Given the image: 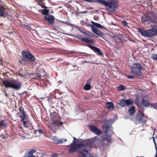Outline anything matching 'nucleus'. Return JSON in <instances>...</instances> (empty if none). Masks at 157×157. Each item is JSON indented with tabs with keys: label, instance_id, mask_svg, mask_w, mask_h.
<instances>
[{
	"label": "nucleus",
	"instance_id": "nucleus-1",
	"mask_svg": "<svg viewBox=\"0 0 157 157\" xmlns=\"http://www.w3.org/2000/svg\"><path fill=\"white\" fill-rule=\"evenodd\" d=\"M103 128L105 129L106 132L105 138L102 139V140H98V138L95 136L91 139L87 140L86 142L76 144L77 149L82 147L81 149H83L86 145H90V141L91 140L92 141V144L93 143V144L94 145V147H96L100 143H104L105 141L107 142L106 145L108 146L109 145L108 144L111 143L112 142L111 136L113 133V128L111 125H109L103 126Z\"/></svg>",
	"mask_w": 157,
	"mask_h": 157
},
{
	"label": "nucleus",
	"instance_id": "nucleus-2",
	"mask_svg": "<svg viewBox=\"0 0 157 157\" xmlns=\"http://www.w3.org/2000/svg\"><path fill=\"white\" fill-rule=\"evenodd\" d=\"M92 141L90 140V146L86 145L83 149H80L78 151V157H94L93 155L90 153H88L89 151H90L92 147H94V144H92Z\"/></svg>",
	"mask_w": 157,
	"mask_h": 157
},
{
	"label": "nucleus",
	"instance_id": "nucleus-3",
	"mask_svg": "<svg viewBox=\"0 0 157 157\" xmlns=\"http://www.w3.org/2000/svg\"><path fill=\"white\" fill-rule=\"evenodd\" d=\"M152 29L147 30H145L143 29H138L139 33L143 36L146 37H152L157 34V24L151 25Z\"/></svg>",
	"mask_w": 157,
	"mask_h": 157
},
{
	"label": "nucleus",
	"instance_id": "nucleus-4",
	"mask_svg": "<svg viewBox=\"0 0 157 157\" xmlns=\"http://www.w3.org/2000/svg\"><path fill=\"white\" fill-rule=\"evenodd\" d=\"M3 84L5 86L6 88H11L16 90L19 89L21 85L19 81L15 80H13L10 82L5 81L3 82Z\"/></svg>",
	"mask_w": 157,
	"mask_h": 157
},
{
	"label": "nucleus",
	"instance_id": "nucleus-5",
	"mask_svg": "<svg viewBox=\"0 0 157 157\" xmlns=\"http://www.w3.org/2000/svg\"><path fill=\"white\" fill-rule=\"evenodd\" d=\"M154 13H150L147 15H144L141 18V21L143 22H146L147 24L153 23L157 25L156 18L155 16Z\"/></svg>",
	"mask_w": 157,
	"mask_h": 157
},
{
	"label": "nucleus",
	"instance_id": "nucleus-6",
	"mask_svg": "<svg viewBox=\"0 0 157 157\" xmlns=\"http://www.w3.org/2000/svg\"><path fill=\"white\" fill-rule=\"evenodd\" d=\"M106 7V10L107 11L112 12L115 11L118 6L117 1L116 0H110L106 2L105 5Z\"/></svg>",
	"mask_w": 157,
	"mask_h": 157
},
{
	"label": "nucleus",
	"instance_id": "nucleus-7",
	"mask_svg": "<svg viewBox=\"0 0 157 157\" xmlns=\"http://www.w3.org/2000/svg\"><path fill=\"white\" fill-rule=\"evenodd\" d=\"M21 53L23 57L25 59L31 62H33L35 60V58L34 56L29 51H23Z\"/></svg>",
	"mask_w": 157,
	"mask_h": 157
},
{
	"label": "nucleus",
	"instance_id": "nucleus-8",
	"mask_svg": "<svg viewBox=\"0 0 157 157\" xmlns=\"http://www.w3.org/2000/svg\"><path fill=\"white\" fill-rule=\"evenodd\" d=\"M133 103L132 99H129L126 100L124 99H122L119 103V104L122 107H124L125 106H128L131 105Z\"/></svg>",
	"mask_w": 157,
	"mask_h": 157
},
{
	"label": "nucleus",
	"instance_id": "nucleus-9",
	"mask_svg": "<svg viewBox=\"0 0 157 157\" xmlns=\"http://www.w3.org/2000/svg\"><path fill=\"white\" fill-rule=\"evenodd\" d=\"M51 118L52 119V120L51 121L52 125L56 127L58 125L63 124V122L59 121V118L58 117H52L51 116Z\"/></svg>",
	"mask_w": 157,
	"mask_h": 157
},
{
	"label": "nucleus",
	"instance_id": "nucleus-10",
	"mask_svg": "<svg viewBox=\"0 0 157 157\" xmlns=\"http://www.w3.org/2000/svg\"><path fill=\"white\" fill-rule=\"evenodd\" d=\"M89 128L91 131L96 135H100L101 133V129L98 128L95 126H89Z\"/></svg>",
	"mask_w": 157,
	"mask_h": 157
},
{
	"label": "nucleus",
	"instance_id": "nucleus-11",
	"mask_svg": "<svg viewBox=\"0 0 157 157\" xmlns=\"http://www.w3.org/2000/svg\"><path fill=\"white\" fill-rule=\"evenodd\" d=\"M44 19L45 20L48 21L49 24H53L54 23L55 18L51 14H48L44 16Z\"/></svg>",
	"mask_w": 157,
	"mask_h": 157
},
{
	"label": "nucleus",
	"instance_id": "nucleus-12",
	"mask_svg": "<svg viewBox=\"0 0 157 157\" xmlns=\"http://www.w3.org/2000/svg\"><path fill=\"white\" fill-rule=\"evenodd\" d=\"M91 30L95 34L97 35L99 37H102L104 35V34L98 30L94 26H91Z\"/></svg>",
	"mask_w": 157,
	"mask_h": 157
},
{
	"label": "nucleus",
	"instance_id": "nucleus-13",
	"mask_svg": "<svg viewBox=\"0 0 157 157\" xmlns=\"http://www.w3.org/2000/svg\"><path fill=\"white\" fill-rule=\"evenodd\" d=\"M131 67L136 71H140L142 69V67L141 65L139 63H134L131 64Z\"/></svg>",
	"mask_w": 157,
	"mask_h": 157
},
{
	"label": "nucleus",
	"instance_id": "nucleus-14",
	"mask_svg": "<svg viewBox=\"0 0 157 157\" xmlns=\"http://www.w3.org/2000/svg\"><path fill=\"white\" fill-rule=\"evenodd\" d=\"M7 14V13L5 9L0 5V17H4Z\"/></svg>",
	"mask_w": 157,
	"mask_h": 157
},
{
	"label": "nucleus",
	"instance_id": "nucleus-15",
	"mask_svg": "<svg viewBox=\"0 0 157 157\" xmlns=\"http://www.w3.org/2000/svg\"><path fill=\"white\" fill-rule=\"evenodd\" d=\"M35 152L36 151L34 149H31L25 155L24 157H35L33 154V153H35Z\"/></svg>",
	"mask_w": 157,
	"mask_h": 157
},
{
	"label": "nucleus",
	"instance_id": "nucleus-16",
	"mask_svg": "<svg viewBox=\"0 0 157 157\" xmlns=\"http://www.w3.org/2000/svg\"><path fill=\"white\" fill-rule=\"evenodd\" d=\"M53 140L56 143V144H60L63 143V141H67V139H65L63 140V139H57V138L56 136H54L53 137Z\"/></svg>",
	"mask_w": 157,
	"mask_h": 157
},
{
	"label": "nucleus",
	"instance_id": "nucleus-17",
	"mask_svg": "<svg viewBox=\"0 0 157 157\" xmlns=\"http://www.w3.org/2000/svg\"><path fill=\"white\" fill-rule=\"evenodd\" d=\"M77 149L76 144H73V143H71L69 149V151L70 153L73 152L75 151Z\"/></svg>",
	"mask_w": 157,
	"mask_h": 157
},
{
	"label": "nucleus",
	"instance_id": "nucleus-18",
	"mask_svg": "<svg viewBox=\"0 0 157 157\" xmlns=\"http://www.w3.org/2000/svg\"><path fill=\"white\" fill-rule=\"evenodd\" d=\"M142 103L143 105L146 107H150V104L149 103L148 101L146 98L142 99Z\"/></svg>",
	"mask_w": 157,
	"mask_h": 157
},
{
	"label": "nucleus",
	"instance_id": "nucleus-19",
	"mask_svg": "<svg viewBox=\"0 0 157 157\" xmlns=\"http://www.w3.org/2000/svg\"><path fill=\"white\" fill-rule=\"evenodd\" d=\"M91 23L95 26L97 28L100 29H105V27L103 25H102L100 24L95 22L94 21H91Z\"/></svg>",
	"mask_w": 157,
	"mask_h": 157
},
{
	"label": "nucleus",
	"instance_id": "nucleus-20",
	"mask_svg": "<svg viewBox=\"0 0 157 157\" xmlns=\"http://www.w3.org/2000/svg\"><path fill=\"white\" fill-rule=\"evenodd\" d=\"M91 48L94 51L98 53L99 55L103 56V53L100 51V49L99 48L93 46H92Z\"/></svg>",
	"mask_w": 157,
	"mask_h": 157
},
{
	"label": "nucleus",
	"instance_id": "nucleus-21",
	"mask_svg": "<svg viewBox=\"0 0 157 157\" xmlns=\"http://www.w3.org/2000/svg\"><path fill=\"white\" fill-rule=\"evenodd\" d=\"M80 40L82 42H86L87 43H91L93 42V40L90 39L88 38H82Z\"/></svg>",
	"mask_w": 157,
	"mask_h": 157
},
{
	"label": "nucleus",
	"instance_id": "nucleus-22",
	"mask_svg": "<svg viewBox=\"0 0 157 157\" xmlns=\"http://www.w3.org/2000/svg\"><path fill=\"white\" fill-rule=\"evenodd\" d=\"M78 30L81 32L83 34H84L85 35L87 36H90L91 37H93L94 35L92 33V32H89L88 33H87L86 32H84L80 29H78Z\"/></svg>",
	"mask_w": 157,
	"mask_h": 157
},
{
	"label": "nucleus",
	"instance_id": "nucleus-23",
	"mask_svg": "<svg viewBox=\"0 0 157 157\" xmlns=\"http://www.w3.org/2000/svg\"><path fill=\"white\" fill-rule=\"evenodd\" d=\"M37 6L38 7H39V6L41 7V8H46L44 6V3L42 2V1L38 0V1Z\"/></svg>",
	"mask_w": 157,
	"mask_h": 157
},
{
	"label": "nucleus",
	"instance_id": "nucleus-24",
	"mask_svg": "<svg viewBox=\"0 0 157 157\" xmlns=\"http://www.w3.org/2000/svg\"><path fill=\"white\" fill-rule=\"evenodd\" d=\"M19 111L20 112L19 113V114H20L19 116L20 117L26 115V113L24 111V109L23 108H19Z\"/></svg>",
	"mask_w": 157,
	"mask_h": 157
},
{
	"label": "nucleus",
	"instance_id": "nucleus-25",
	"mask_svg": "<svg viewBox=\"0 0 157 157\" xmlns=\"http://www.w3.org/2000/svg\"><path fill=\"white\" fill-rule=\"evenodd\" d=\"M131 73L133 75L132 76H134L135 77L136 76H141V75L140 71H138L137 72H136L133 70H132L131 71Z\"/></svg>",
	"mask_w": 157,
	"mask_h": 157
},
{
	"label": "nucleus",
	"instance_id": "nucleus-26",
	"mask_svg": "<svg viewBox=\"0 0 157 157\" xmlns=\"http://www.w3.org/2000/svg\"><path fill=\"white\" fill-rule=\"evenodd\" d=\"M128 112L131 115L133 114L135 112V107L134 106H132L130 109L128 110Z\"/></svg>",
	"mask_w": 157,
	"mask_h": 157
},
{
	"label": "nucleus",
	"instance_id": "nucleus-27",
	"mask_svg": "<svg viewBox=\"0 0 157 157\" xmlns=\"http://www.w3.org/2000/svg\"><path fill=\"white\" fill-rule=\"evenodd\" d=\"M41 10H38V11L39 12H40L41 11ZM42 13L43 15H47L48 14V13H49V11L48 10L46 9H44L42 10Z\"/></svg>",
	"mask_w": 157,
	"mask_h": 157
},
{
	"label": "nucleus",
	"instance_id": "nucleus-28",
	"mask_svg": "<svg viewBox=\"0 0 157 157\" xmlns=\"http://www.w3.org/2000/svg\"><path fill=\"white\" fill-rule=\"evenodd\" d=\"M90 83H89V84L86 83V84L84 87H83V89L86 90H90L91 88V86L90 84Z\"/></svg>",
	"mask_w": 157,
	"mask_h": 157
},
{
	"label": "nucleus",
	"instance_id": "nucleus-29",
	"mask_svg": "<svg viewBox=\"0 0 157 157\" xmlns=\"http://www.w3.org/2000/svg\"><path fill=\"white\" fill-rule=\"evenodd\" d=\"M106 105H107L106 107L109 109L113 108L114 106V105L112 102H107Z\"/></svg>",
	"mask_w": 157,
	"mask_h": 157
},
{
	"label": "nucleus",
	"instance_id": "nucleus-30",
	"mask_svg": "<svg viewBox=\"0 0 157 157\" xmlns=\"http://www.w3.org/2000/svg\"><path fill=\"white\" fill-rule=\"evenodd\" d=\"M96 2L97 3L101 4H103L104 5H105V3H106L105 1L103 0H95Z\"/></svg>",
	"mask_w": 157,
	"mask_h": 157
},
{
	"label": "nucleus",
	"instance_id": "nucleus-31",
	"mask_svg": "<svg viewBox=\"0 0 157 157\" xmlns=\"http://www.w3.org/2000/svg\"><path fill=\"white\" fill-rule=\"evenodd\" d=\"M125 89V87L122 85H120L118 87V90L119 91L124 90Z\"/></svg>",
	"mask_w": 157,
	"mask_h": 157
},
{
	"label": "nucleus",
	"instance_id": "nucleus-32",
	"mask_svg": "<svg viewBox=\"0 0 157 157\" xmlns=\"http://www.w3.org/2000/svg\"><path fill=\"white\" fill-rule=\"evenodd\" d=\"M21 118V121L22 122V121H27V120H28V116L26 115H25V116H21V117H20Z\"/></svg>",
	"mask_w": 157,
	"mask_h": 157
},
{
	"label": "nucleus",
	"instance_id": "nucleus-33",
	"mask_svg": "<svg viewBox=\"0 0 157 157\" xmlns=\"http://www.w3.org/2000/svg\"><path fill=\"white\" fill-rule=\"evenodd\" d=\"M157 107V102L153 103L152 104H150V105L149 107H152L154 108L155 109Z\"/></svg>",
	"mask_w": 157,
	"mask_h": 157
},
{
	"label": "nucleus",
	"instance_id": "nucleus-34",
	"mask_svg": "<svg viewBox=\"0 0 157 157\" xmlns=\"http://www.w3.org/2000/svg\"><path fill=\"white\" fill-rule=\"evenodd\" d=\"M152 58L154 60H157V54H155L152 55Z\"/></svg>",
	"mask_w": 157,
	"mask_h": 157
},
{
	"label": "nucleus",
	"instance_id": "nucleus-35",
	"mask_svg": "<svg viewBox=\"0 0 157 157\" xmlns=\"http://www.w3.org/2000/svg\"><path fill=\"white\" fill-rule=\"evenodd\" d=\"M153 141H154V144L155 145V147L156 150V154H155V157H157V147H156V144L155 142L154 138V137H153Z\"/></svg>",
	"mask_w": 157,
	"mask_h": 157
},
{
	"label": "nucleus",
	"instance_id": "nucleus-36",
	"mask_svg": "<svg viewBox=\"0 0 157 157\" xmlns=\"http://www.w3.org/2000/svg\"><path fill=\"white\" fill-rule=\"evenodd\" d=\"M1 125H2L5 127L6 126V124L4 121L2 120L1 122L0 126Z\"/></svg>",
	"mask_w": 157,
	"mask_h": 157
},
{
	"label": "nucleus",
	"instance_id": "nucleus-37",
	"mask_svg": "<svg viewBox=\"0 0 157 157\" xmlns=\"http://www.w3.org/2000/svg\"><path fill=\"white\" fill-rule=\"evenodd\" d=\"M27 121L26 120L22 121L23 122V125H24V127H26V128L28 127V126L26 125L27 124Z\"/></svg>",
	"mask_w": 157,
	"mask_h": 157
},
{
	"label": "nucleus",
	"instance_id": "nucleus-38",
	"mask_svg": "<svg viewBox=\"0 0 157 157\" xmlns=\"http://www.w3.org/2000/svg\"><path fill=\"white\" fill-rule=\"evenodd\" d=\"M122 24L123 25L126 26L127 25V22L125 21H123L122 22Z\"/></svg>",
	"mask_w": 157,
	"mask_h": 157
},
{
	"label": "nucleus",
	"instance_id": "nucleus-39",
	"mask_svg": "<svg viewBox=\"0 0 157 157\" xmlns=\"http://www.w3.org/2000/svg\"><path fill=\"white\" fill-rule=\"evenodd\" d=\"M1 137L2 139H6L7 138L8 135L7 134H6L5 135H2Z\"/></svg>",
	"mask_w": 157,
	"mask_h": 157
},
{
	"label": "nucleus",
	"instance_id": "nucleus-40",
	"mask_svg": "<svg viewBox=\"0 0 157 157\" xmlns=\"http://www.w3.org/2000/svg\"><path fill=\"white\" fill-rule=\"evenodd\" d=\"M74 140H73V142L72 143H73V144H75V143L77 142H78V140L75 137H74Z\"/></svg>",
	"mask_w": 157,
	"mask_h": 157
},
{
	"label": "nucleus",
	"instance_id": "nucleus-41",
	"mask_svg": "<svg viewBox=\"0 0 157 157\" xmlns=\"http://www.w3.org/2000/svg\"><path fill=\"white\" fill-rule=\"evenodd\" d=\"M128 78L132 79L135 78V76H128L127 77Z\"/></svg>",
	"mask_w": 157,
	"mask_h": 157
},
{
	"label": "nucleus",
	"instance_id": "nucleus-42",
	"mask_svg": "<svg viewBox=\"0 0 157 157\" xmlns=\"http://www.w3.org/2000/svg\"><path fill=\"white\" fill-rule=\"evenodd\" d=\"M114 121H114L113 119H110L109 121L108 122L112 124L114 122Z\"/></svg>",
	"mask_w": 157,
	"mask_h": 157
},
{
	"label": "nucleus",
	"instance_id": "nucleus-43",
	"mask_svg": "<svg viewBox=\"0 0 157 157\" xmlns=\"http://www.w3.org/2000/svg\"><path fill=\"white\" fill-rule=\"evenodd\" d=\"M37 132H38L39 133L41 134L43 133V131L41 130H38L37 131Z\"/></svg>",
	"mask_w": 157,
	"mask_h": 157
},
{
	"label": "nucleus",
	"instance_id": "nucleus-44",
	"mask_svg": "<svg viewBox=\"0 0 157 157\" xmlns=\"http://www.w3.org/2000/svg\"><path fill=\"white\" fill-rule=\"evenodd\" d=\"M52 157H58V155L57 154L55 153L52 155Z\"/></svg>",
	"mask_w": 157,
	"mask_h": 157
},
{
	"label": "nucleus",
	"instance_id": "nucleus-45",
	"mask_svg": "<svg viewBox=\"0 0 157 157\" xmlns=\"http://www.w3.org/2000/svg\"><path fill=\"white\" fill-rule=\"evenodd\" d=\"M19 75L21 77H25V76L24 75H21V74H19Z\"/></svg>",
	"mask_w": 157,
	"mask_h": 157
},
{
	"label": "nucleus",
	"instance_id": "nucleus-46",
	"mask_svg": "<svg viewBox=\"0 0 157 157\" xmlns=\"http://www.w3.org/2000/svg\"><path fill=\"white\" fill-rule=\"evenodd\" d=\"M58 83L59 84H61L62 83V82L61 81H58Z\"/></svg>",
	"mask_w": 157,
	"mask_h": 157
},
{
	"label": "nucleus",
	"instance_id": "nucleus-47",
	"mask_svg": "<svg viewBox=\"0 0 157 157\" xmlns=\"http://www.w3.org/2000/svg\"><path fill=\"white\" fill-rule=\"evenodd\" d=\"M141 115L143 117H144V113H141Z\"/></svg>",
	"mask_w": 157,
	"mask_h": 157
},
{
	"label": "nucleus",
	"instance_id": "nucleus-48",
	"mask_svg": "<svg viewBox=\"0 0 157 157\" xmlns=\"http://www.w3.org/2000/svg\"><path fill=\"white\" fill-rule=\"evenodd\" d=\"M37 76H38L39 78H40L41 77V75H38Z\"/></svg>",
	"mask_w": 157,
	"mask_h": 157
},
{
	"label": "nucleus",
	"instance_id": "nucleus-49",
	"mask_svg": "<svg viewBox=\"0 0 157 157\" xmlns=\"http://www.w3.org/2000/svg\"><path fill=\"white\" fill-rule=\"evenodd\" d=\"M142 122H143V123H144V124H145L146 123V121H142Z\"/></svg>",
	"mask_w": 157,
	"mask_h": 157
},
{
	"label": "nucleus",
	"instance_id": "nucleus-50",
	"mask_svg": "<svg viewBox=\"0 0 157 157\" xmlns=\"http://www.w3.org/2000/svg\"><path fill=\"white\" fill-rule=\"evenodd\" d=\"M1 60H2V59H0V61ZM2 64V63H0V64Z\"/></svg>",
	"mask_w": 157,
	"mask_h": 157
},
{
	"label": "nucleus",
	"instance_id": "nucleus-51",
	"mask_svg": "<svg viewBox=\"0 0 157 157\" xmlns=\"http://www.w3.org/2000/svg\"><path fill=\"white\" fill-rule=\"evenodd\" d=\"M104 157H107V156L105 155V156H104Z\"/></svg>",
	"mask_w": 157,
	"mask_h": 157
},
{
	"label": "nucleus",
	"instance_id": "nucleus-52",
	"mask_svg": "<svg viewBox=\"0 0 157 157\" xmlns=\"http://www.w3.org/2000/svg\"><path fill=\"white\" fill-rule=\"evenodd\" d=\"M82 13H85V12H82Z\"/></svg>",
	"mask_w": 157,
	"mask_h": 157
},
{
	"label": "nucleus",
	"instance_id": "nucleus-53",
	"mask_svg": "<svg viewBox=\"0 0 157 157\" xmlns=\"http://www.w3.org/2000/svg\"><path fill=\"white\" fill-rule=\"evenodd\" d=\"M6 95H7V94L6 93Z\"/></svg>",
	"mask_w": 157,
	"mask_h": 157
}]
</instances>
